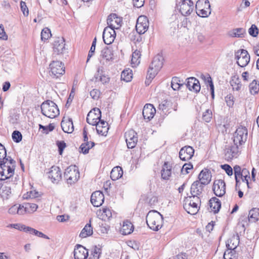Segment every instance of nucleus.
Returning <instances> with one entry per match:
<instances>
[{
  "mask_svg": "<svg viewBox=\"0 0 259 259\" xmlns=\"http://www.w3.org/2000/svg\"><path fill=\"white\" fill-rule=\"evenodd\" d=\"M248 131L246 127L240 125L233 134L234 145L229 146L225 150V155L229 159L237 157L241 152V146L247 140Z\"/></svg>",
  "mask_w": 259,
  "mask_h": 259,
  "instance_id": "nucleus-1",
  "label": "nucleus"
},
{
  "mask_svg": "<svg viewBox=\"0 0 259 259\" xmlns=\"http://www.w3.org/2000/svg\"><path fill=\"white\" fill-rule=\"evenodd\" d=\"M181 165L171 161H164L161 169V178H176L180 176Z\"/></svg>",
  "mask_w": 259,
  "mask_h": 259,
  "instance_id": "nucleus-2",
  "label": "nucleus"
},
{
  "mask_svg": "<svg viewBox=\"0 0 259 259\" xmlns=\"http://www.w3.org/2000/svg\"><path fill=\"white\" fill-rule=\"evenodd\" d=\"M163 218L162 214L155 210H150L146 216V223L153 231L159 230L162 226Z\"/></svg>",
  "mask_w": 259,
  "mask_h": 259,
  "instance_id": "nucleus-3",
  "label": "nucleus"
},
{
  "mask_svg": "<svg viewBox=\"0 0 259 259\" xmlns=\"http://www.w3.org/2000/svg\"><path fill=\"white\" fill-rule=\"evenodd\" d=\"M201 205V199L199 196L191 195L185 197L183 201V207L189 214H196Z\"/></svg>",
  "mask_w": 259,
  "mask_h": 259,
  "instance_id": "nucleus-4",
  "label": "nucleus"
},
{
  "mask_svg": "<svg viewBox=\"0 0 259 259\" xmlns=\"http://www.w3.org/2000/svg\"><path fill=\"white\" fill-rule=\"evenodd\" d=\"M41 113L46 117L54 118L60 114L59 109L53 101L47 100L42 102L40 106Z\"/></svg>",
  "mask_w": 259,
  "mask_h": 259,
  "instance_id": "nucleus-5",
  "label": "nucleus"
},
{
  "mask_svg": "<svg viewBox=\"0 0 259 259\" xmlns=\"http://www.w3.org/2000/svg\"><path fill=\"white\" fill-rule=\"evenodd\" d=\"M50 75L53 78H58L63 75L65 72V67L62 62L59 61H52L50 65Z\"/></svg>",
  "mask_w": 259,
  "mask_h": 259,
  "instance_id": "nucleus-6",
  "label": "nucleus"
},
{
  "mask_svg": "<svg viewBox=\"0 0 259 259\" xmlns=\"http://www.w3.org/2000/svg\"><path fill=\"white\" fill-rule=\"evenodd\" d=\"M177 7H180L179 12L184 16L190 15L194 10V3L192 0H182Z\"/></svg>",
  "mask_w": 259,
  "mask_h": 259,
  "instance_id": "nucleus-7",
  "label": "nucleus"
},
{
  "mask_svg": "<svg viewBox=\"0 0 259 259\" xmlns=\"http://www.w3.org/2000/svg\"><path fill=\"white\" fill-rule=\"evenodd\" d=\"M83 138L84 142L79 147L78 151L80 153L87 154L89 153V150L95 146V143L94 142L89 141L88 131L85 127L83 129Z\"/></svg>",
  "mask_w": 259,
  "mask_h": 259,
  "instance_id": "nucleus-8",
  "label": "nucleus"
},
{
  "mask_svg": "<svg viewBox=\"0 0 259 259\" xmlns=\"http://www.w3.org/2000/svg\"><path fill=\"white\" fill-rule=\"evenodd\" d=\"M53 56L62 55L66 51L65 40L63 37H57L53 42Z\"/></svg>",
  "mask_w": 259,
  "mask_h": 259,
  "instance_id": "nucleus-9",
  "label": "nucleus"
},
{
  "mask_svg": "<svg viewBox=\"0 0 259 259\" xmlns=\"http://www.w3.org/2000/svg\"><path fill=\"white\" fill-rule=\"evenodd\" d=\"M127 146L129 149L135 148L138 142L137 133L133 129L130 130L124 134Z\"/></svg>",
  "mask_w": 259,
  "mask_h": 259,
  "instance_id": "nucleus-10",
  "label": "nucleus"
},
{
  "mask_svg": "<svg viewBox=\"0 0 259 259\" xmlns=\"http://www.w3.org/2000/svg\"><path fill=\"white\" fill-rule=\"evenodd\" d=\"M212 190L218 197L223 196L226 193V183L222 179H215L213 182Z\"/></svg>",
  "mask_w": 259,
  "mask_h": 259,
  "instance_id": "nucleus-11",
  "label": "nucleus"
},
{
  "mask_svg": "<svg viewBox=\"0 0 259 259\" xmlns=\"http://www.w3.org/2000/svg\"><path fill=\"white\" fill-rule=\"evenodd\" d=\"M102 36L104 42L105 44H111L114 41L116 36L114 27H106L104 29Z\"/></svg>",
  "mask_w": 259,
  "mask_h": 259,
  "instance_id": "nucleus-12",
  "label": "nucleus"
},
{
  "mask_svg": "<svg viewBox=\"0 0 259 259\" xmlns=\"http://www.w3.org/2000/svg\"><path fill=\"white\" fill-rule=\"evenodd\" d=\"M149 27V21L146 16H140L137 20L136 30L141 34L146 32Z\"/></svg>",
  "mask_w": 259,
  "mask_h": 259,
  "instance_id": "nucleus-13",
  "label": "nucleus"
},
{
  "mask_svg": "<svg viewBox=\"0 0 259 259\" xmlns=\"http://www.w3.org/2000/svg\"><path fill=\"white\" fill-rule=\"evenodd\" d=\"M194 153V149L190 146H186L181 149L179 157L183 161H187L192 158Z\"/></svg>",
  "mask_w": 259,
  "mask_h": 259,
  "instance_id": "nucleus-14",
  "label": "nucleus"
},
{
  "mask_svg": "<svg viewBox=\"0 0 259 259\" xmlns=\"http://www.w3.org/2000/svg\"><path fill=\"white\" fill-rule=\"evenodd\" d=\"M156 113V109L151 104H146L143 109L142 115L147 121L151 120Z\"/></svg>",
  "mask_w": 259,
  "mask_h": 259,
  "instance_id": "nucleus-15",
  "label": "nucleus"
},
{
  "mask_svg": "<svg viewBox=\"0 0 259 259\" xmlns=\"http://www.w3.org/2000/svg\"><path fill=\"white\" fill-rule=\"evenodd\" d=\"M104 201V195L100 191H96L91 196V202L95 207L100 206Z\"/></svg>",
  "mask_w": 259,
  "mask_h": 259,
  "instance_id": "nucleus-16",
  "label": "nucleus"
},
{
  "mask_svg": "<svg viewBox=\"0 0 259 259\" xmlns=\"http://www.w3.org/2000/svg\"><path fill=\"white\" fill-rule=\"evenodd\" d=\"M89 255L88 250L80 244H77L74 250L75 259H86Z\"/></svg>",
  "mask_w": 259,
  "mask_h": 259,
  "instance_id": "nucleus-17",
  "label": "nucleus"
},
{
  "mask_svg": "<svg viewBox=\"0 0 259 259\" xmlns=\"http://www.w3.org/2000/svg\"><path fill=\"white\" fill-rule=\"evenodd\" d=\"M235 178H250V172L246 168H242L240 166L236 165L234 166Z\"/></svg>",
  "mask_w": 259,
  "mask_h": 259,
  "instance_id": "nucleus-18",
  "label": "nucleus"
},
{
  "mask_svg": "<svg viewBox=\"0 0 259 259\" xmlns=\"http://www.w3.org/2000/svg\"><path fill=\"white\" fill-rule=\"evenodd\" d=\"M66 178H79L80 174L78 168L75 165H71L67 167L64 173Z\"/></svg>",
  "mask_w": 259,
  "mask_h": 259,
  "instance_id": "nucleus-19",
  "label": "nucleus"
},
{
  "mask_svg": "<svg viewBox=\"0 0 259 259\" xmlns=\"http://www.w3.org/2000/svg\"><path fill=\"white\" fill-rule=\"evenodd\" d=\"M172 108V103L168 100L162 101L158 106V109L160 110L163 115H167L171 112Z\"/></svg>",
  "mask_w": 259,
  "mask_h": 259,
  "instance_id": "nucleus-20",
  "label": "nucleus"
},
{
  "mask_svg": "<svg viewBox=\"0 0 259 259\" xmlns=\"http://www.w3.org/2000/svg\"><path fill=\"white\" fill-rule=\"evenodd\" d=\"M64 117L61 122V126L64 133L70 134L74 131L73 121L71 118H69L67 121L64 120Z\"/></svg>",
  "mask_w": 259,
  "mask_h": 259,
  "instance_id": "nucleus-21",
  "label": "nucleus"
},
{
  "mask_svg": "<svg viewBox=\"0 0 259 259\" xmlns=\"http://www.w3.org/2000/svg\"><path fill=\"white\" fill-rule=\"evenodd\" d=\"M109 125L108 122L104 120L100 119L98 123V126H96V131L99 135L106 136L109 130Z\"/></svg>",
  "mask_w": 259,
  "mask_h": 259,
  "instance_id": "nucleus-22",
  "label": "nucleus"
},
{
  "mask_svg": "<svg viewBox=\"0 0 259 259\" xmlns=\"http://www.w3.org/2000/svg\"><path fill=\"white\" fill-rule=\"evenodd\" d=\"M113 22L120 26L122 23V18L118 17L117 15L115 13H111L108 16L107 19L108 27L115 28Z\"/></svg>",
  "mask_w": 259,
  "mask_h": 259,
  "instance_id": "nucleus-23",
  "label": "nucleus"
},
{
  "mask_svg": "<svg viewBox=\"0 0 259 259\" xmlns=\"http://www.w3.org/2000/svg\"><path fill=\"white\" fill-rule=\"evenodd\" d=\"M259 220V208H253L249 211L248 217H244V221L247 223V221L252 223L257 222Z\"/></svg>",
  "mask_w": 259,
  "mask_h": 259,
  "instance_id": "nucleus-24",
  "label": "nucleus"
},
{
  "mask_svg": "<svg viewBox=\"0 0 259 259\" xmlns=\"http://www.w3.org/2000/svg\"><path fill=\"white\" fill-rule=\"evenodd\" d=\"M164 58L161 55L159 54L156 55L153 59V60L150 64L156 71H159L162 68L163 64Z\"/></svg>",
  "mask_w": 259,
  "mask_h": 259,
  "instance_id": "nucleus-25",
  "label": "nucleus"
},
{
  "mask_svg": "<svg viewBox=\"0 0 259 259\" xmlns=\"http://www.w3.org/2000/svg\"><path fill=\"white\" fill-rule=\"evenodd\" d=\"M203 191V188L201 185V184L196 180L192 184L190 188V194L193 196H199L201 194Z\"/></svg>",
  "mask_w": 259,
  "mask_h": 259,
  "instance_id": "nucleus-26",
  "label": "nucleus"
},
{
  "mask_svg": "<svg viewBox=\"0 0 259 259\" xmlns=\"http://www.w3.org/2000/svg\"><path fill=\"white\" fill-rule=\"evenodd\" d=\"M209 205L210 211H213L214 213H217L221 207V202L218 198L213 197L209 200Z\"/></svg>",
  "mask_w": 259,
  "mask_h": 259,
  "instance_id": "nucleus-27",
  "label": "nucleus"
},
{
  "mask_svg": "<svg viewBox=\"0 0 259 259\" xmlns=\"http://www.w3.org/2000/svg\"><path fill=\"white\" fill-rule=\"evenodd\" d=\"M239 244V236L238 235H233L226 242L227 248L235 250Z\"/></svg>",
  "mask_w": 259,
  "mask_h": 259,
  "instance_id": "nucleus-28",
  "label": "nucleus"
},
{
  "mask_svg": "<svg viewBox=\"0 0 259 259\" xmlns=\"http://www.w3.org/2000/svg\"><path fill=\"white\" fill-rule=\"evenodd\" d=\"M143 200L151 207H153L158 202V198L151 193L142 196Z\"/></svg>",
  "mask_w": 259,
  "mask_h": 259,
  "instance_id": "nucleus-29",
  "label": "nucleus"
},
{
  "mask_svg": "<svg viewBox=\"0 0 259 259\" xmlns=\"http://www.w3.org/2000/svg\"><path fill=\"white\" fill-rule=\"evenodd\" d=\"M97 214L100 219L104 221H108L112 217L111 210L108 208L98 210Z\"/></svg>",
  "mask_w": 259,
  "mask_h": 259,
  "instance_id": "nucleus-30",
  "label": "nucleus"
},
{
  "mask_svg": "<svg viewBox=\"0 0 259 259\" xmlns=\"http://www.w3.org/2000/svg\"><path fill=\"white\" fill-rule=\"evenodd\" d=\"M101 56L107 61H112L113 60V53L112 48L105 47L101 51Z\"/></svg>",
  "mask_w": 259,
  "mask_h": 259,
  "instance_id": "nucleus-31",
  "label": "nucleus"
},
{
  "mask_svg": "<svg viewBox=\"0 0 259 259\" xmlns=\"http://www.w3.org/2000/svg\"><path fill=\"white\" fill-rule=\"evenodd\" d=\"M134 229V226L132 223L126 220L123 222L120 231L123 235H128L133 232Z\"/></svg>",
  "mask_w": 259,
  "mask_h": 259,
  "instance_id": "nucleus-32",
  "label": "nucleus"
},
{
  "mask_svg": "<svg viewBox=\"0 0 259 259\" xmlns=\"http://www.w3.org/2000/svg\"><path fill=\"white\" fill-rule=\"evenodd\" d=\"M245 33V29L243 28H235L229 32V35L231 37L240 38L244 37Z\"/></svg>",
  "mask_w": 259,
  "mask_h": 259,
  "instance_id": "nucleus-33",
  "label": "nucleus"
},
{
  "mask_svg": "<svg viewBox=\"0 0 259 259\" xmlns=\"http://www.w3.org/2000/svg\"><path fill=\"white\" fill-rule=\"evenodd\" d=\"M91 220H90V223L87 224L83 229L81 230L79 236L81 238H85L88 236H91L93 233V228L91 226Z\"/></svg>",
  "mask_w": 259,
  "mask_h": 259,
  "instance_id": "nucleus-34",
  "label": "nucleus"
},
{
  "mask_svg": "<svg viewBox=\"0 0 259 259\" xmlns=\"http://www.w3.org/2000/svg\"><path fill=\"white\" fill-rule=\"evenodd\" d=\"M230 83L234 90L239 91L242 86L240 79L238 75L233 76L231 78Z\"/></svg>",
  "mask_w": 259,
  "mask_h": 259,
  "instance_id": "nucleus-35",
  "label": "nucleus"
},
{
  "mask_svg": "<svg viewBox=\"0 0 259 259\" xmlns=\"http://www.w3.org/2000/svg\"><path fill=\"white\" fill-rule=\"evenodd\" d=\"M0 191V195L3 200H7L10 198L12 194L11 188L8 186L7 184L3 186Z\"/></svg>",
  "mask_w": 259,
  "mask_h": 259,
  "instance_id": "nucleus-36",
  "label": "nucleus"
},
{
  "mask_svg": "<svg viewBox=\"0 0 259 259\" xmlns=\"http://www.w3.org/2000/svg\"><path fill=\"white\" fill-rule=\"evenodd\" d=\"M89 118L100 120L101 118V110L98 108H93L92 110L90 111L88 114L86 120H88Z\"/></svg>",
  "mask_w": 259,
  "mask_h": 259,
  "instance_id": "nucleus-37",
  "label": "nucleus"
},
{
  "mask_svg": "<svg viewBox=\"0 0 259 259\" xmlns=\"http://www.w3.org/2000/svg\"><path fill=\"white\" fill-rule=\"evenodd\" d=\"M123 170L121 167L117 166L112 168L110 172V178H122Z\"/></svg>",
  "mask_w": 259,
  "mask_h": 259,
  "instance_id": "nucleus-38",
  "label": "nucleus"
},
{
  "mask_svg": "<svg viewBox=\"0 0 259 259\" xmlns=\"http://www.w3.org/2000/svg\"><path fill=\"white\" fill-rule=\"evenodd\" d=\"M142 34L137 31L136 32L133 31L129 34L128 37L130 40L135 44L140 43L142 42L143 39Z\"/></svg>",
  "mask_w": 259,
  "mask_h": 259,
  "instance_id": "nucleus-39",
  "label": "nucleus"
},
{
  "mask_svg": "<svg viewBox=\"0 0 259 259\" xmlns=\"http://www.w3.org/2000/svg\"><path fill=\"white\" fill-rule=\"evenodd\" d=\"M61 178V172L60 168L58 166H52L49 172V178Z\"/></svg>",
  "mask_w": 259,
  "mask_h": 259,
  "instance_id": "nucleus-40",
  "label": "nucleus"
},
{
  "mask_svg": "<svg viewBox=\"0 0 259 259\" xmlns=\"http://www.w3.org/2000/svg\"><path fill=\"white\" fill-rule=\"evenodd\" d=\"M202 8L208 11L210 10V5L208 0H198L197 1L195 8L198 9Z\"/></svg>",
  "mask_w": 259,
  "mask_h": 259,
  "instance_id": "nucleus-41",
  "label": "nucleus"
},
{
  "mask_svg": "<svg viewBox=\"0 0 259 259\" xmlns=\"http://www.w3.org/2000/svg\"><path fill=\"white\" fill-rule=\"evenodd\" d=\"M133 78L132 70L130 69L123 70L120 75L121 80L127 82L131 81Z\"/></svg>",
  "mask_w": 259,
  "mask_h": 259,
  "instance_id": "nucleus-42",
  "label": "nucleus"
},
{
  "mask_svg": "<svg viewBox=\"0 0 259 259\" xmlns=\"http://www.w3.org/2000/svg\"><path fill=\"white\" fill-rule=\"evenodd\" d=\"M249 87L251 94H257L259 91V82L254 79L250 83Z\"/></svg>",
  "mask_w": 259,
  "mask_h": 259,
  "instance_id": "nucleus-43",
  "label": "nucleus"
},
{
  "mask_svg": "<svg viewBox=\"0 0 259 259\" xmlns=\"http://www.w3.org/2000/svg\"><path fill=\"white\" fill-rule=\"evenodd\" d=\"M20 229L23 230V231L26 233L34 234L38 237H39V234L41 233V232H39L35 229H33L30 227L26 226L25 225H22L21 226Z\"/></svg>",
  "mask_w": 259,
  "mask_h": 259,
  "instance_id": "nucleus-44",
  "label": "nucleus"
},
{
  "mask_svg": "<svg viewBox=\"0 0 259 259\" xmlns=\"http://www.w3.org/2000/svg\"><path fill=\"white\" fill-rule=\"evenodd\" d=\"M39 129H42L41 132L42 134H48L49 132L53 131L55 129V125L53 123H50L47 126H44L41 124H39Z\"/></svg>",
  "mask_w": 259,
  "mask_h": 259,
  "instance_id": "nucleus-45",
  "label": "nucleus"
},
{
  "mask_svg": "<svg viewBox=\"0 0 259 259\" xmlns=\"http://www.w3.org/2000/svg\"><path fill=\"white\" fill-rule=\"evenodd\" d=\"M236 257V251L235 250H232L227 248L224 253V259H234Z\"/></svg>",
  "mask_w": 259,
  "mask_h": 259,
  "instance_id": "nucleus-46",
  "label": "nucleus"
},
{
  "mask_svg": "<svg viewBox=\"0 0 259 259\" xmlns=\"http://www.w3.org/2000/svg\"><path fill=\"white\" fill-rule=\"evenodd\" d=\"M183 85V83L180 82V80L177 77H173L171 82V87L174 91L178 90Z\"/></svg>",
  "mask_w": 259,
  "mask_h": 259,
  "instance_id": "nucleus-47",
  "label": "nucleus"
},
{
  "mask_svg": "<svg viewBox=\"0 0 259 259\" xmlns=\"http://www.w3.org/2000/svg\"><path fill=\"white\" fill-rule=\"evenodd\" d=\"M212 117V113L210 109H206L202 114V120L205 122H209Z\"/></svg>",
  "mask_w": 259,
  "mask_h": 259,
  "instance_id": "nucleus-48",
  "label": "nucleus"
},
{
  "mask_svg": "<svg viewBox=\"0 0 259 259\" xmlns=\"http://www.w3.org/2000/svg\"><path fill=\"white\" fill-rule=\"evenodd\" d=\"M52 36L51 30L46 27L44 28L41 32V39L45 41L48 40Z\"/></svg>",
  "mask_w": 259,
  "mask_h": 259,
  "instance_id": "nucleus-49",
  "label": "nucleus"
},
{
  "mask_svg": "<svg viewBox=\"0 0 259 259\" xmlns=\"http://www.w3.org/2000/svg\"><path fill=\"white\" fill-rule=\"evenodd\" d=\"M101 253V248L95 246L92 251V254L89 259H99Z\"/></svg>",
  "mask_w": 259,
  "mask_h": 259,
  "instance_id": "nucleus-50",
  "label": "nucleus"
},
{
  "mask_svg": "<svg viewBox=\"0 0 259 259\" xmlns=\"http://www.w3.org/2000/svg\"><path fill=\"white\" fill-rule=\"evenodd\" d=\"M193 164L191 162L185 163L182 167H181L180 175L188 174V170L193 169Z\"/></svg>",
  "mask_w": 259,
  "mask_h": 259,
  "instance_id": "nucleus-51",
  "label": "nucleus"
},
{
  "mask_svg": "<svg viewBox=\"0 0 259 259\" xmlns=\"http://www.w3.org/2000/svg\"><path fill=\"white\" fill-rule=\"evenodd\" d=\"M236 180V189H239L240 185L243 183L244 185H246L248 188H251V182L248 181V179H235Z\"/></svg>",
  "mask_w": 259,
  "mask_h": 259,
  "instance_id": "nucleus-52",
  "label": "nucleus"
},
{
  "mask_svg": "<svg viewBox=\"0 0 259 259\" xmlns=\"http://www.w3.org/2000/svg\"><path fill=\"white\" fill-rule=\"evenodd\" d=\"M210 170L208 168L203 169L199 174L197 178H211Z\"/></svg>",
  "mask_w": 259,
  "mask_h": 259,
  "instance_id": "nucleus-53",
  "label": "nucleus"
},
{
  "mask_svg": "<svg viewBox=\"0 0 259 259\" xmlns=\"http://www.w3.org/2000/svg\"><path fill=\"white\" fill-rule=\"evenodd\" d=\"M96 42H97V38H96V37H95L94 40H93L91 47L90 48V50L89 51V54L88 55L87 63H88L89 61L90 58L94 54L95 49H96Z\"/></svg>",
  "mask_w": 259,
  "mask_h": 259,
  "instance_id": "nucleus-54",
  "label": "nucleus"
},
{
  "mask_svg": "<svg viewBox=\"0 0 259 259\" xmlns=\"http://www.w3.org/2000/svg\"><path fill=\"white\" fill-rule=\"evenodd\" d=\"M12 138L14 142L18 143L22 141V135L19 131L16 130L13 132Z\"/></svg>",
  "mask_w": 259,
  "mask_h": 259,
  "instance_id": "nucleus-55",
  "label": "nucleus"
},
{
  "mask_svg": "<svg viewBox=\"0 0 259 259\" xmlns=\"http://www.w3.org/2000/svg\"><path fill=\"white\" fill-rule=\"evenodd\" d=\"M197 14L202 17H207L211 13V11H208L202 8L196 9Z\"/></svg>",
  "mask_w": 259,
  "mask_h": 259,
  "instance_id": "nucleus-56",
  "label": "nucleus"
},
{
  "mask_svg": "<svg viewBox=\"0 0 259 259\" xmlns=\"http://www.w3.org/2000/svg\"><path fill=\"white\" fill-rule=\"evenodd\" d=\"M158 71H156L152 66H149L147 71V77L149 79H153L157 74Z\"/></svg>",
  "mask_w": 259,
  "mask_h": 259,
  "instance_id": "nucleus-57",
  "label": "nucleus"
},
{
  "mask_svg": "<svg viewBox=\"0 0 259 259\" xmlns=\"http://www.w3.org/2000/svg\"><path fill=\"white\" fill-rule=\"evenodd\" d=\"M248 33L252 37H256L259 33V30L255 24H252L248 29Z\"/></svg>",
  "mask_w": 259,
  "mask_h": 259,
  "instance_id": "nucleus-58",
  "label": "nucleus"
},
{
  "mask_svg": "<svg viewBox=\"0 0 259 259\" xmlns=\"http://www.w3.org/2000/svg\"><path fill=\"white\" fill-rule=\"evenodd\" d=\"M105 74V71L104 68L102 66H99L97 68V72L95 74L94 78L95 81H97L100 76H103Z\"/></svg>",
  "mask_w": 259,
  "mask_h": 259,
  "instance_id": "nucleus-59",
  "label": "nucleus"
},
{
  "mask_svg": "<svg viewBox=\"0 0 259 259\" xmlns=\"http://www.w3.org/2000/svg\"><path fill=\"white\" fill-rule=\"evenodd\" d=\"M207 81L209 87H210L211 98L213 99L214 98V87L212 78L209 75H208V77L207 78Z\"/></svg>",
  "mask_w": 259,
  "mask_h": 259,
  "instance_id": "nucleus-60",
  "label": "nucleus"
},
{
  "mask_svg": "<svg viewBox=\"0 0 259 259\" xmlns=\"http://www.w3.org/2000/svg\"><path fill=\"white\" fill-rule=\"evenodd\" d=\"M250 61V58L246 56L245 58L241 57L239 61H237V64L241 67H244L248 65Z\"/></svg>",
  "mask_w": 259,
  "mask_h": 259,
  "instance_id": "nucleus-61",
  "label": "nucleus"
},
{
  "mask_svg": "<svg viewBox=\"0 0 259 259\" xmlns=\"http://www.w3.org/2000/svg\"><path fill=\"white\" fill-rule=\"evenodd\" d=\"M56 145L58 148V152L60 155H62L64 149L66 147V144L64 141H58L56 142Z\"/></svg>",
  "mask_w": 259,
  "mask_h": 259,
  "instance_id": "nucleus-62",
  "label": "nucleus"
},
{
  "mask_svg": "<svg viewBox=\"0 0 259 259\" xmlns=\"http://www.w3.org/2000/svg\"><path fill=\"white\" fill-rule=\"evenodd\" d=\"M38 206L33 203H28L25 204V208L27 209L28 213H31L36 210Z\"/></svg>",
  "mask_w": 259,
  "mask_h": 259,
  "instance_id": "nucleus-63",
  "label": "nucleus"
},
{
  "mask_svg": "<svg viewBox=\"0 0 259 259\" xmlns=\"http://www.w3.org/2000/svg\"><path fill=\"white\" fill-rule=\"evenodd\" d=\"M200 85L199 80L197 79H194V81L192 85V87L190 88L191 91H193L195 93H197L199 92L200 90Z\"/></svg>",
  "mask_w": 259,
  "mask_h": 259,
  "instance_id": "nucleus-64",
  "label": "nucleus"
}]
</instances>
